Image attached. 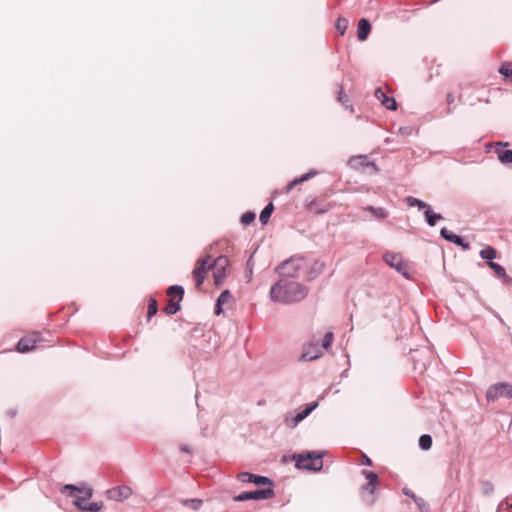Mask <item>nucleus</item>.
<instances>
[{"label":"nucleus","mask_w":512,"mask_h":512,"mask_svg":"<svg viewBox=\"0 0 512 512\" xmlns=\"http://www.w3.org/2000/svg\"><path fill=\"white\" fill-rule=\"evenodd\" d=\"M308 292L306 285L283 278L272 285L269 294L272 301L289 305L304 300Z\"/></svg>","instance_id":"obj_1"},{"label":"nucleus","mask_w":512,"mask_h":512,"mask_svg":"<svg viewBox=\"0 0 512 512\" xmlns=\"http://www.w3.org/2000/svg\"><path fill=\"white\" fill-rule=\"evenodd\" d=\"M61 493L68 497L74 498L73 504L80 511L84 512V508H87V500H90L93 496V489L86 483H82L81 486L74 484H65L60 489Z\"/></svg>","instance_id":"obj_2"},{"label":"nucleus","mask_w":512,"mask_h":512,"mask_svg":"<svg viewBox=\"0 0 512 512\" xmlns=\"http://www.w3.org/2000/svg\"><path fill=\"white\" fill-rule=\"evenodd\" d=\"M324 451L319 452H305L295 455V466L298 469L318 472L323 468L322 458Z\"/></svg>","instance_id":"obj_3"},{"label":"nucleus","mask_w":512,"mask_h":512,"mask_svg":"<svg viewBox=\"0 0 512 512\" xmlns=\"http://www.w3.org/2000/svg\"><path fill=\"white\" fill-rule=\"evenodd\" d=\"M304 258L301 256H292L287 260L281 262L276 268L275 272L286 278H295L298 276L299 271L302 269Z\"/></svg>","instance_id":"obj_4"},{"label":"nucleus","mask_w":512,"mask_h":512,"mask_svg":"<svg viewBox=\"0 0 512 512\" xmlns=\"http://www.w3.org/2000/svg\"><path fill=\"white\" fill-rule=\"evenodd\" d=\"M230 266V260L226 255H220L218 256L212 263H211V270H213V279H214V285L217 288H220L226 277H227V270Z\"/></svg>","instance_id":"obj_5"},{"label":"nucleus","mask_w":512,"mask_h":512,"mask_svg":"<svg viewBox=\"0 0 512 512\" xmlns=\"http://www.w3.org/2000/svg\"><path fill=\"white\" fill-rule=\"evenodd\" d=\"M383 260L389 267L395 269L399 274L407 279L409 278L408 265L404 262L401 254L387 251L383 255Z\"/></svg>","instance_id":"obj_6"},{"label":"nucleus","mask_w":512,"mask_h":512,"mask_svg":"<svg viewBox=\"0 0 512 512\" xmlns=\"http://www.w3.org/2000/svg\"><path fill=\"white\" fill-rule=\"evenodd\" d=\"M275 495L273 488L256 489L254 491H244L236 495L233 499L236 502H244L248 500H267Z\"/></svg>","instance_id":"obj_7"},{"label":"nucleus","mask_w":512,"mask_h":512,"mask_svg":"<svg viewBox=\"0 0 512 512\" xmlns=\"http://www.w3.org/2000/svg\"><path fill=\"white\" fill-rule=\"evenodd\" d=\"M210 259V255L199 258L196 262L195 268L193 269L192 274L196 282V288L198 289L203 285L208 271L211 270V263H209Z\"/></svg>","instance_id":"obj_8"},{"label":"nucleus","mask_w":512,"mask_h":512,"mask_svg":"<svg viewBox=\"0 0 512 512\" xmlns=\"http://www.w3.org/2000/svg\"><path fill=\"white\" fill-rule=\"evenodd\" d=\"M318 407L317 402H311L306 405V407L293 415L292 413H287L284 416V423L286 426L291 428H295L301 421H303L306 417H308L316 408Z\"/></svg>","instance_id":"obj_9"},{"label":"nucleus","mask_w":512,"mask_h":512,"mask_svg":"<svg viewBox=\"0 0 512 512\" xmlns=\"http://www.w3.org/2000/svg\"><path fill=\"white\" fill-rule=\"evenodd\" d=\"M323 348L319 346L317 339H312L303 345L302 354L299 357V361H313L320 358L323 355Z\"/></svg>","instance_id":"obj_10"},{"label":"nucleus","mask_w":512,"mask_h":512,"mask_svg":"<svg viewBox=\"0 0 512 512\" xmlns=\"http://www.w3.org/2000/svg\"><path fill=\"white\" fill-rule=\"evenodd\" d=\"M506 397L507 399L512 398V385L506 382L497 383L491 386L486 392V398L488 401H494L499 397Z\"/></svg>","instance_id":"obj_11"},{"label":"nucleus","mask_w":512,"mask_h":512,"mask_svg":"<svg viewBox=\"0 0 512 512\" xmlns=\"http://www.w3.org/2000/svg\"><path fill=\"white\" fill-rule=\"evenodd\" d=\"M440 236L448 242H451L459 247H461L464 251L470 249V244L467 242L462 236L453 233L448 230L446 227H443L440 230Z\"/></svg>","instance_id":"obj_12"},{"label":"nucleus","mask_w":512,"mask_h":512,"mask_svg":"<svg viewBox=\"0 0 512 512\" xmlns=\"http://www.w3.org/2000/svg\"><path fill=\"white\" fill-rule=\"evenodd\" d=\"M108 498L114 501H123L130 497L132 490L130 487L122 485L114 487L107 492Z\"/></svg>","instance_id":"obj_13"},{"label":"nucleus","mask_w":512,"mask_h":512,"mask_svg":"<svg viewBox=\"0 0 512 512\" xmlns=\"http://www.w3.org/2000/svg\"><path fill=\"white\" fill-rule=\"evenodd\" d=\"M349 163L355 168L372 167L375 171H378V167L375 163L370 162L366 155H358L350 158Z\"/></svg>","instance_id":"obj_14"},{"label":"nucleus","mask_w":512,"mask_h":512,"mask_svg":"<svg viewBox=\"0 0 512 512\" xmlns=\"http://www.w3.org/2000/svg\"><path fill=\"white\" fill-rule=\"evenodd\" d=\"M371 23L366 18H361L358 22L357 37L359 41H365L371 32Z\"/></svg>","instance_id":"obj_15"},{"label":"nucleus","mask_w":512,"mask_h":512,"mask_svg":"<svg viewBox=\"0 0 512 512\" xmlns=\"http://www.w3.org/2000/svg\"><path fill=\"white\" fill-rule=\"evenodd\" d=\"M487 265L491 270H493V272L498 278L503 279L504 282L506 283H509L511 281V278L507 275L506 270L502 265L494 261H487Z\"/></svg>","instance_id":"obj_16"},{"label":"nucleus","mask_w":512,"mask_h":512,"mask_svg":"<svg viewBox=\"0 0 512 512\" xmlns=\"http://www.w3.org/2000/svg\"><path fill=\"white\" fill-rule=\"evenodd\" d=\"M363 210L371 213L377 220H384L389 215V212L383 207H374L372 205H368L365 206Z\"/></svg>","instance_id":"obj_17"},{"label":"nucleus","mask_w":512,"mask_h":512,"mask_svg":"<svg viewBox=\"0 0 512 512\" xmlns=\"http://www.w3.org/2000/svg\"><path fill=\"white\" fill-rule=\"evenodd\" d=\"M425 221L430 227H434L438 221L443 219V216L439 213H435L431 207H427L424 211Z\"/></svg>","instance_id":"obj_18"},{"label":"nucleus","mask_w":512,"mask_h":512,"mask_svg":"<svg viewBox=\"0 0 512 512\" xmlns=\"http://www.w3.org/2000/svg\"><path fill=\"white\" fill-rule=\"evenodd\" d=\"M274 211V204L270 201L261 211L259 221L262 225H266Z\"/></svg>","instance_id":"obj_19"},{"label":"nucleus","mask_w":512,"mask_h":512,"mask_svg":"<svg viewBox=\"0 0 512 512\" xmlns=\"http://www.w3.org/2000/svg\"><path fill=\"white\" fill-rule=\"evenodd\" d=\"M325 267V264L320 261H315L308 272V279L312 280L319 276Z\"/></svg>","instance_id":"obj_20"},{"label":"nucleus","mask_w":512,"mask_h":512,"mask_svg":"<svg viewBox=\"0 0 512 512\" xmlns=\"http://www.w3.org/2000/svg\"><path fill=\"white\" fill-rule=\"evenodd\" d=\"M405 202L409 207H417L419 210H424V211L426 210L427 207L430 206V205L426 204L425 202H423L422 200H420L416 197H413V196L406 197Z\"/></svg>","instance_id":"obj_21"},{"label":"nucleus","mask_w":512,"mask_h":512,"mask_svg":"<svg viewBox=\"0 0 512 512\" xmlns=\"http://www.w3.org/2000/svg\"><path fill=\"white\" fill-rule=\"evenodd\" d=\"M16 349L20 353L29 352L32 349V339L29 337L22 338L18 342Z\"/></svg>","instance_id":"obj_22"},{"label":"nucleus","mask_w":512,"mask_h":512,"mask_svg":"<svg viewBox=\"0 0 512 512\" xmlns=\"http://www.w3.org/2000/svg\"><path fill=\"white\" fill-rule=\"evenodd\" d=\"M479 254L482 259L493 261V259L497 256V251L494 247L487 246L481 249Z\"/></svg>","instance_id":"obj_23"},{"label":"nucleus","mask_w":512,"mask_h":512,"mask_svg":"<svg viewBox=\"0 0 512 512\" xmlns=\"http://www.w3.org/2000/svg\"><path fill=\"white\" fill-rule=\"evenodd\" d=\"M361 474L367 479L369 486H378L379 484V477L377 473L363 469L361 471Z\"/></svg>","instance_id":"obj_24"},{"label":"nucleus","mask_w":512,"mask_h":512,"mask_svg":"<svg viewBox=\"0 0 512 512\" xmlns=\"http://www.w3.org/2000/svg\"><path fill=\"white\" fill-rule=\"evenodd\" d=\"M253 484L255 485H268L269 487L268 488H272L273 486V480L267 476H262V475H256L254 474L253 477H252V482Z\"/></svg>","instance_id":"obj_25"},{"label":"nucleus","mask_w":512,"mask_h":512,"mask_svg":"<svg viewBox=\"0 0 512 512\" xmlns=\"http://www.w3.org/2000/svg\"><path fill=\"white\" fill-rule=\"evenodd\" d=\"M418 445L424 451L429 450L431 448V446H432V437H431V435H429V434H422L419 437Z\"/></svg>","instance_id":"obj_26"},{"label":"nucleus","mask_w":512,"mask_h":512,"mask_svg":"<svg viewBox=\"0 0 512 512\" xmlns=\"http://www.w3.org/2000/svg\"><path fill=\"white\" fill-rule=\"evenodd\" d=\"M157 312H158L157 300L154 297H150L148 300L147 320L149 321Z\"/></svg>","instance_id":"obj_27"},{"label":"nucleus","mask_w":512,"mask_h":512,"mask_svg":"<svg viewBox=\"0 0 512 512\" xmlns=\"http://www.w3.org/2000/svg\"><path fill=\"white\" fill-rule=\"evenodd\" d=\"M181 309L180 301L170 300L164 308V312L168 315H174Z\"/></svg>","instance_id":"obj_28"},{"label":"nucleus","mask_w":512,"mask_h":512,"mask_svg":"<svg viewBox=\"0 0 512 512\" xmlns=\"http://www.w3.org/2000/svg\"><path fill=\"white\" fill-rule=\"evenodd\" d=\"M184 292H185L184 288L181 285H171L167 290L168 295L177 296L179 301H181L183 299Z\"/></svg>","instance_id":"obj_29"},{"label":"nucleus","mask_w":512,"mask_h":512,"mask_svg":"<svg viewBox=\"0 0 512 512\" xmlns=\"http://www.w3.org/2000/svg\"><path fill=\"white\" fill-rule=\"evenodd\" d=\"M382 105L387 109V110H390V111H395L397 110V102L396 100L393 98V97H389V96H385L382 101H381Z\"/></svg>","instance_id":"obj_30"},{"label":"nucleus","mask_w":512,"mask_h":512,"mask_svg":"<svg viewBox=\"0 0 512 512\" xmlns=\"http://www.w3.org/2000/svg\"><path fill=\"white\" fill-rule=\"evenodd\" d=\"M256 214L253 211H247L240 217V223L243 225H250L255 221Z\"/></svg>","instance_id":"obj_31"},{"label":"nucleus","mask_w":512,"mask_h":512,"mask_svg":"<svg viewBox=\"0 0 512 512\" xmlns=\"http://www.w3.org/2000/svg\"><path fill=\"white\" fill-rule=\"evenodd\" d=\"M348 20L343 17H339L335 23L336 30L340 33V35H344L347 27H348Z\"/></svg>","instance_id":"obj_32"},{"label":"nucleus","mask_w":512,"mask_h":512,"mask_svg":"<svg viewBox=\"0 0 512 512\" xmlns=\"http://www.w3.org/2000/svg\"><path fill=\"white\" fill-rule=\"evenodd\" d=\"M499 73L506 78L512 77V62H503L499 68Z\"/></svg>","instance_id":"obj_33"},{"label":"nucleus","mask_w":512,"mask_h":512,"mask_svg":"<svg viewBox=\"0 0 512 512\" xmlns=\"http://www.w3.org/2000/svg\"><path fill=\"white\" fill-rule=\"evenodd\" d=\"M338 101L346 106V108H350L351 111H353V107L350 105L348 106L347 103L349 102V98L346 95L344 88L340 85L338 90Z\"/></svg>","instance_id":"obj_34"},{"label":"nucleus","mask_w":512,"mask_h":512,"mask_svg":"<svg viewBox=\"0 0 512 512\" xmlns=\"http://www.w3.org/2000/svg\"><path fill=\"white\" fill-rule=\"evenodd\" d=\"M333 339H334V334L333 332H327L324 337H323V340H322V348L325 349V350H328L331 346H332V342H333Z\"/></svg>","instance_id":"obj_35"},{"label":"nucleus","mask_w":512,"mask_h":512,"mask_svg":"<svg viewBox=\"0 0 512 512\" xmlns=\"http://www.w3.org/2000/svg\"><path fill=\"white\" fill-rule=\"evenodd\" d=\"M415 504L417 505L420 512L430 511L429 504L421 497H417V499H415Z\"/></svg>","instance_id":"obj_36"},{"label":"nucleus","mask_w":512,"mask_h":512,"mask_svg":"<svg viewBox=\"0 0 512 512\" xmlns=\"http://www.w3.org/2000/svg\"><path fill=\"white\" fill-rule=\"evenodd\" d=\"M102 507V502H91L88 503L87 508H84V512H99Z\"/></svg>","instance_id":"obj_37"},{"label":"nucleus","mask_w":512,"mask_h":512,"mask_svg":"<svg viewBox=\"0 0 512 512\" xmlns=\"http://www.w3.org/2000/svg\"><path fill=\"white\" fill-rule=\"evenodd\" d=\"M494 491V485L491 481H482V492L485 495H489Z\"/></svg>","instance_id":"obj_38"},{"label":"nucleus","mask_w":512,"mask_h":512,"mask_svg":"<svg viewBox=\"0 0 512 512\" xmlns=\"http://www.w3.org/2000/svg\"><path fill=\"white\" fill-rule=\"evenodd\" d=\"M317 173L318 172L316 170H310L308 173L303 174L302 176H300L298 178H295V179L298 181V184H300V183H303L305 181H308L309 179H311L312 177L317 175Z\"/></svg>","instance_id":"obj_39"},{"label":"nucleus","mask_w":512,"mask_h":512,"mask_svg":"<svg viewBox=\"0 0 512 512\" xmlns=\"http://www.w3.org/2000/svg\"><path fill=\"white\" fill-rule=\"evenodd\" d=\"M253 475L254 474L250 472H241L238 474L237 478L243 483H251Z\"/></svg>","instance_id":"obj_40"},{"label":"nucleus","mask_w":512,"mask_h":512,"mask_svg":"<svg viewBox=\"0 0 512 512\" xmlns=\"http://www.w3.org/2000/svg\"><path fill=\"white\" fill-rule=\"evenodd\" d=\"M185 505H189L193 510H198L202 505V500L200 499H190L184 502Z\"/></svg>","instance_id":"obj_41"},{"label":"nucleus","mask_w":512,"mask_h":512,"mask_svg":"<svg viewBox=\"0 0 512 512\" xmlns=\"http://www.w3.org/2000/svg\"><path fill=\"white\" fill-rule=\"evenodd\" d=\"M231 298V293L229 290H223L219 297L217 298V301L220 302V304H225L229 299Z\"/></svg>","instance_id":"obj_42"},{"label":"nucleus","mask_w":512,"mask_h":512,"mask_svg":"<svg viewBox=\"0 0 512 512\" xmlns=\"http://www.w3.org/2000/svg\"><path fill=\"white\" fill-rule=\"evenodd\" d=\"M455 101V96L452 92H449L447 93L446 95V102H447V105H448V108H447V114H451L453 109L450 108L451 104H453Z\"/></svg>","instance_id":"obj_43"},{"label":"nucleus","mask_w":512,"mask_h":512,"mask_svg":"<svg viewBox=\"0 0 512 512\" xmlns=\"http://www.w3.org/2000/svg\"><path fill=\"white\" fill-rule=\"evenodd\" d=\"M376 487L377 486H369V483L367 482V484L363 485L361 487V492L364 494V493H368L370 495H373L376 491Z\"/></svg>","instance_id":"obj_44"},{"label":"nucleus","mask_w":512,"mask_h":512,"mask_svg":"<svg viewBox=\"0 0 512 512\" xmlns=\"http://www.w3.org/2000/svg\"><path fill=\"white\" fill-rule=\"evenodd\" d=\"M398 132L400 135L407 137V136L412 135L413 128L410 126H403V127L399 128Z\"/></svg>","instance_id":"obj_45"},{"label":"nucleus","mask_w":512,"mask_h":512,"mask_svg":"<svg viewBox=\"0 0 512 512\" xmlns=\"http://www.w3.org/2000/svg\"><path fill=\"white\" fill-rule=\"evenodd\" d=\"M402 493H403L404 495L408 496L409 498H411L414 502H415V499H417V497H418V496H417V495H416L412 490H410V489H409V488H407V487H404V488L402 489Z\"/></svg>","instance_id":"obj_46"},{"label":"nucleus","mask_w":512,"mask_h":512,"mask_svg":"<svg viewBox=\"0 0 512 512\" xmlns=\"http://www.w3.org/2000/svg\"><path fill=\"white\" fill-rule=\"evenodd\" d=\"M296 185H298V181L296 179L289 182L285 187V193H290Z\"/></svg>","instance_id":"obj_47"},{"label":"nucleus","mask_w":512,"mask_h":512,"mask_svg":"<svg viewBox=\"0 0 512 512\" xmlns=\"http://www.w3.org/2000/svg\"><path fill=\"white\" fill-rule=\"evenodd\" d=\"M360 464L365 466H372V460L366 454H363Z\"/></svg>","instance_id":"obj_48"},{"label":"nucleus","mask_w":512,"mask_h":512,"mask_svg":"<svg viewBox=\"0 0 512 512\" xmlns=\"http://www.w3.org/2000/svg\"><path fill=\"white\" fill-rule=\"evenodd\" d=\"M386 96V93L379 87L375 90V97L382 101V99Z\"/></svg>","instance_id":"obj_49"},{"label":"nucleus","mask_w":512,"mask_h":512,"mask_svg":"<svg viewBox=\"0 0 512 512\" xmlns=\"http://www.w3.org/2000/svg\"><path fill=\"white\" fill-rule=\"evenodd\" d=\"M223 304H220V302L216 301L214 312L216 315H220L223 311L222 309Z\"/></svg>","instance_id":"obj_50"},{"label":"nucleus","mask_w":512,"mask_h":512,"mask_svg":"<svg viewBox=\"0 0 512 512\" xmlns=\"http://www.w3.org/2000/svg\"><path fill=\"white\" fill-rule=\"evenodd\" d=\"M34 350L37 348V343L40 341L39 333L34 331Z\"/></svg>","instance_id":"obj_51"},{"label":"nucleus","mask_w":512,"mask_h":512,"mask_svg":"<svg viewBox=\"0 0 512 512\" xmlns=\"http://www.w3.org/2000/svg\"><path fill=\"white\" fill-rule=\"evenodd\" d=\"M180 450L184 453H187V454H190L191 453V449L188 445H181L180 447Z\"/></svg>","instance_id":"obj_52"},{"label":"nucleus","mask_w":512,"mask_h":512,"mask_svg":"<svg viewBox=\"0 0 512 512\" xmlns=\"http://www.w3.org/2000/svg\"><path fill=\"white\" fill-rule=\"evenodd\" d=\"M7 414L10 416V417H14L16 414H17V409H9L7 411Z\"/></svg>","instance_id":"obj_53"},{"label":"nucleus","mask_w":512,"mask_h":512,"mask_svg":"<svg viewBox=\"0 0 512 512\" xmlns=\"http://www.w3.org/2000/svg\"><path fill=\"white\" fill-rule=\"evenodd\" d=\"M348 369L344 370L341 374L342 377H347L348 376Z\"/></svg>","instance_id":"obj_54"},{"label":"nucleus","mask_w":512,"mask_h":512,"mask_svg":"<svg viewBox=\"0 0 512 512\" xmlns=\"http://www.w3.org/2000/svg\"><path fill=\"white\" fill-rule=\"evenodd\" d=\"M250 258H252V255L250 256ZM250 260H251V259H249V260L247 261V266L252 267V264H250Z\"/></svg>","instance_id":"obj_55"},{"label":"nucleus","mask_w":512,"mask_h":512,"mask_svg":"<svg viewBox=\"0 0 512 512\" xmlns=\"http://www.w3.org/2000/svg\"><path fill=\"white\" fill-rule=\"evenodd\" d=\"M250 258H252V255L250 256ZM250 260H251V259H249V260L247 261V266L252 267V264H250Z\"/></svg>","instance_id":"obj_56"},{"label":"nucleus","mask_w":512,"mask_h":512,"mask_svg":"<svg viewBox=\"0 0 512 512\" xmlns=\"http://www.w3.org/2000/svg\"><path fill=\"white\" fill-rule=\"evenodd\" d=\"M510 507L512 508V502H511V505H510Z\"/></svg>","instance_id":"obj_57"}]
</instances>
